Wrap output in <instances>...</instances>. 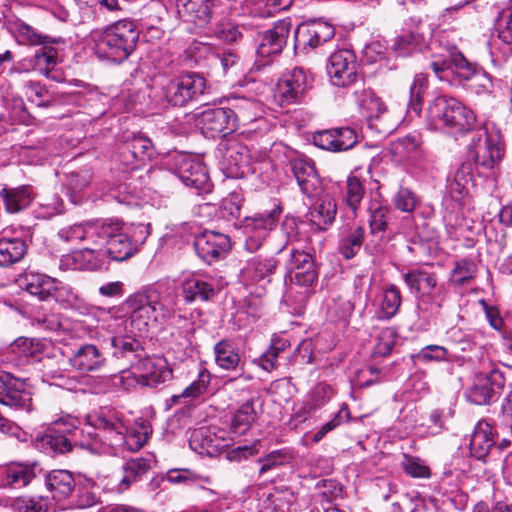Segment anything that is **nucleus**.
Wrapping results in <instances>:
<instances>
[{"instance_id": "473e14b6", "label": "nucleus", "mask_w": 512, "mask_h": 512, "mask_svg": "<svg viewBox=\"0 0 512 512\" xmlns=\"http://www.w3.org/2000/svg\"><path fill=\"white\" fill-rule=\"evenodd\" d=\"M350 135H352L350 128L319 131L313 135V143L324 150L345 151L352 148Z\"/></svg>"}, {"instance_id": "3c124183", "label": "nucleus", "mask_w": 512, "mask_h": 512, "mask_svg": "<svg viewBox=\"0 0 512 512\" xmlns=\"http://www.w3.org/2000/svg\"><path fill=\"white\" fill-rule=\"evenodd\" d=\"M257 413L253 400H247L233 414L231 419V431L237 435L246 433L255 422Z\"/></svg>"}, {"instance_id": "680f3d73", "label": "nucleus", "mask_w": 512, "mask_h": 512, "mask_svg": "<svg viewBox=\"0 0 512 512\" xmlns=\"http://www.w3.org/2000/svg\"><path fill=\"white\" fill-rule=\"evenodd\" d=\"M290 461V455L284 449H278L271 451L264 457L257 459V463L260 464L259 475H263L270 470L276 469L283 466Z\"/></svg>"}, {"instance_id": "ea45409f", "label": "nucleus", "mask_w": 512, "mask_h": 512, "mask_svg": "<svg viewBox=\"0 0 512 512\" xmlns=\"http://www.w3.org/2000/svg\"><path fill=\"white\" fill-rule=\"evenodd\" d=\"M410 292L416 296L430 295L437 286V275L425 269H413L403 275Z\"/></svg>"}, {"instance_id": "412c9836", "label": "nucleus", "mask_w": 512, "mask_h": 512, "mask_svg": "<svg viewBox=\"0 0 512 512\" xmlns=\"http://www.w3.org/2000/svg\"><path fill=\"white\" fill-rule=\"evenodd\" d=\"M176 175L187 187L197 191L207 190L209 176L205 165L190 155L182 154L176 158Z\"/></svg>"}, {"instance_id": "39448f33", "label": "nucleus", "mask_w": 512, "mask_h": 512, "mask_svg": "<svg viewBox=\"0 0 512 512\" xmlns=\"http://www.w3.org/2000/svg\"><path fill=\"white\" fill-rule=\"evenodd\" d=\"M110 219L103 222H87V230L83 237V247L72 252L68 261H72L74 269L97 270L105 263V249L109 233L114 230Z\"/></svg>"}, {"instance_id": "4468645a", "label": "nucleus", "mask_w": 512, "mask_h": 512, "mask_svg": "<svg viewBox=\"0 0 512 512\" xmlns=\"http://www.w3.org/2000/svg\"><path fill=\"white\" fill-rule=\"evenodd\" d=\"M194 249L199 258L211 264L227 255L231 249V241L223 233L204 231L195 237Z\"/></svg>"}, {"instance_id": "f704fd0d", "label": "nucleus", "mask_w": 512, "mask_h": 512, "mask_svg": "<svg viewBox=\"0 0 512 512\" xmlns=\"http://www.w3.org/2000/svg\"><path fill=\"white\" fill-rule=\"evenodd\" d=\"M397 332L394 328H382L375 332V335L367 343L361 344L359 353L372 357L389 355L396 344Z\"/></svg>"}, {"instance_id": "393cba45", "label": "nucleus", "mask_w": 512, "mask_h": 512, "mask_svg": "<svg viewBox=\"0 0 512 512\" xmlns=\"http://www.w3.org/2000/svg\"><path fill=\"white\" fill-rule=\"evenodd\" d=\"M335 34L332 24L323 20H313L300 25L296 31L298 45L309 46L314 49L330 40Z\"/></svg>"}, {"instance_id": "09e8293b", "label": "nucleus", "mask_w": 512, "mask_h": 512, "mask_svg": "<svg viewBox=\"0 0 512 512\" xmlns=\"http://www.w3.org/2000/svg\"><path fill=\"white\" fill-rule=\"evenodd\" d=\"M450 341L456 346V349L462 353L474 352V357L471 355L461 356L462 360L474 363V358L483 355V349L478 346L470 333L464 332L461 329H452L449 332ZM454 357L453 361H457L459 357Z\"/></svg>"}, {"instance_id": "6e6d98bb", "label": "nucleus", "mask_w": 512, "mask_h": 512, "mask_svg": "<svg viewBox=\"0 0 512 512\" xmlns=\"http://www.w3.org/2000/svg\"><path fill=\"white\" fill-rule=\"evenodd\" d=\"M32 56L36 71L44 75H48L58 63L57 49L51 44H42L41 48L36 50Z\"/></svg>"}, {"instance_id": "e433bc0d", "label": "nucleus", "mask_w": 512, "mask_h": 512, "mask_svg": "<svg viewBox=\"0 0 512 512\" xmlns=\"http://www.w3.org/2000/svg\"><path fill=\"white\" fill-rule=\"evenodd\" d=\"M10 30L17 42L23 45H42V44H64L61 37L54 38L38 32L34 27L27 23L17 20L10 24Z\"/></svg>"}, {"instance_id": "423d86ee", "label": "nucleus", "mask_w": 512, "mask_h": 512, "mask_svg": "<svg viewBox=\"0 0 512 512\" xmlns=\"http://www.w3.org/2000/svg\"><path fill=\"white\" fill-rule=\"evenodd\" d=\"M469 155L474 160L480 175L494 174L504 155V148L498 131H489L487 127L478 129L468 146Z\"/></svg>"}, {"instance_id": "79ce46f5", "label": "nucleus", "mask_w": 512, "mask_h": 512, "mask_svg": "<svg viewBox=\"0 0 512 512\" xmlns=\"http://www.w3.org/2000/svg\"><path fill=\"white\" fill-rule=\"evenodd\" d=\"M422 137L419 133H409L392 143L391 152L397 161L410 162L422 148Z\"/></svg>"}, {"instance_id": "58836bf2", "label": "nucleus", "mask_w": 512, "mask_h": 512, "mask_svg": "<svg viewBox=\"0 0 512 512\" xmlns=\"http://www.w3.org/2000/svg\"><path fill=\"white\" fill-rule=\"evenodd\" d=\"M33 188L23 185L14 188L4 187L0 191V197L9 213H18L30 206L34 199Z\"/></svg>"}, {"instance_id": "5701e85b", "label": "nucleus", "mask_w": 512, "mask_h": 512, "mask_svg": "<svg viewBox=\"0 0 512 512\" xmlns=\"http://www.w3.org/2000/svg\"><path fill=\"white\" fill-rule=\"evenodd\" d=\"M181 293L187 303L210 301L217 295L216 281L208 275L189 274L181 282Z\"/></svg>"}, {"instance_id": "6e6552de", "label": "nucleus", "mask_w": 512, "mask_h": 512, "mask_svg": "<svg viewBox=\"0 0 512 512\" xmlns=\"http://www.w3.org/2000/svg\"><path fill=\"white\" fill-rule=\"evenodd\" d=\"M287 269L293 285L289 289L287 301L291 299V294L295 286L304 288L303 291H296L299 294V306H303L309 296V289L318 279V272L315 266L313 256L303 250L292 249L290 259L287 263Z\"/></svg>"}, {"instance_id": "c85d7f7f", "label": "nucleus", "mask_w": 512, "mask_h": 512, "mask_svg": "<svg viewBox=\"0 0 512 512\" xmlns=\"http://www.w3.org/2000/svg\"><path fill=\"white\" fill-rule=\"evenodd\" d=\"M70 366L82 373L100 370L106 363L103 352L93 344L79 346L68 360Z\"/></svg>"}, {"instance_id": "c9c22d12", "label": "nucleus", "mask_w": 512, "mask_h": 512, "mask_svg": "<svg viewBox=\"0 0 512 512\" xmlns=\"http://www.w3.org/2000/svg\"><path fill=\"white\" fill-rule=\"evenodd\" d=\"M20 281L22 287L29 294L38 297L40 300L52 298L53 292L56 291L57 280L42 273L28 271Z\"/></svg>"}, {"instance_id": "b1692460", "label": "nucleus", "mask_w": 512, "mask_h": 512, "mask_svg": "<svg viewBox=\"0 0 512 512\" xmlns=\"http://www.w3.org/2000/svg\"><path fill=\"white\" fill-rule=\"evenodd\" d=\"M291 26L289 19H282L266 30L261 36L257 54L263 58L280 54L287 43Z\"/></svg>"}, {"instance_id": "0e129e2a", "label": "nucleus", "mask_w": 512, "mask_h": 512, "mask_svg": "<svg viewBox=\"0 0 512 512\" xmlns=\"http://www.w3.org/2000/svg\"><path fill=\"white\" fill-rule=\"evenodd\" d=\"M415 360L422 363L431 361L443 362L453 361V355L449 354L448 350L440 345H427L423 347L415 356Z\"/></svg>"}, {"instance_id": "9d476101", "label": "nucleus", "mask_w": 512, "mask_h": 512, "mask_svg": "<svg viewBox=\"0 0 512 512\" xmlns=\"http://www.w3.org/2000/svg\"><path fill=\"white\" fill-rule=\"evenodd\" d=\"M220 165L228 178H243L253 173L252 157L248 147L236 140H228L219 146Z\"/></svg>"}, {"instance_id": "2eb2a0df", "label": "nucleus", "mask_w": 512, "mask_h": 512, "mask_svg": "<svg viewBox=\"0 0 512 512\" xmlns=\"http://www.w3.org/2000/svg\"><path fill=\"white\" fill-rule=\"evenodd\" d=\"M219 0H177L179 16L186 22L205 27L221 9Z\"/></svg>"}, {"instance_id": "37998d69", "label": "nucleus", "mask_w": 512, "mask_h": 512, "mask_svg": "<svg viewBox=\"0 0 512 512\" xmlns=\"http://www.w3.org/2000/svg\"><path fill=\"white\" fill-rule=\"evenodd\" d=\"M336 215V204L330 197L318 200L308 213L309 220L319 230H324L330 225Z\"/></svg>"}, {"instance_id": "7ed1b4c3", "label": "nucleus", "mask_w": 512, "mask_h": 512, "mask_svg": "<svg viewBox=\"0 0 512 512\" xmlns=\"http://www.w3.org/2000/svg\"><path fill=\"white\" fill-rule=\"evenodd\" d=\"M426 126L430 130L447 133H462L474 128V112L453 97L439 96L430 102L426 116Z\"/></svg>"}, {"instance_id": "69168bd1", "label": "nucleus", "mask_w": 512, "mask_h": 512, "mask_svg": "<svg viewBox=\"0 0 512 512\" xmlns=\"http://www.w3.org/2000/svg\"><path fill=\"white\" fill-rule=\"evenodd\" d=\"M24 93L30 102L40 107L49 106L52 101L49 91L39 82H27L24 86Z\"/></svg>"}, {"instance_id": "de8ad7c7", "label": "nucleus", "mask_w": 512, "mask_h": 512, "mask_svg": "<svg viewBox=\"0 0 512 512\" xmlns=\"http://www.w3.org/2000/svg\"><path fill=\"white\" fill-rule=\"evenodd\" d=\"M401 305V293L395 285L383 289L379 296L376 315L379 319L388 320L394 317Z\"/></svg>"}, {"instance_id": "9b49d317", "label": "nucleus", "mask_w": 512, "mask_h": 512, "mask_svg": "<svg viewBox=\"0 0 512 512\" xmlns=\"http://www.w3.org/2000/svg\"><path fill=\"white\" fill-rule=\"evenodd\" d=\"M356 109L358 120L365 122L369 129H374L384 135L393 131L394 125L384 123V118L387 116L386 106L372 90L367 89L357 93Z\"/></svg>"}, {"instance_id": "cd10ccee", "label": "nucleus", "mask_w": 512, "mask_h": 512, "mask_svg": "<svg viewBox=\"0 0 512 512\" xmlns=\"http://www.w3.org/2000/svg\"><path fill=\"white\" fill-rule=\"evenodd\" d=\"M136 369L138 382L148 387H156L172 377V370L162 359H142Z\"/></svg>"}, {"instance_id": "4d7b16f0", "label": "nucleus", "mask_w": 512, "mask_h": 512, "mask_svg": "<svg viewBox=\"0 0 512 512\" xmlns=\"http://www.w3.org/2000/svg\"><path fill=\"white\" fill-rule=\"evenodd\" d=\"M39 440L42 448L50 449L55 453H66L72 448L71 438L64 433L56 432L55 426L49 428Z\"/></svg>"}, {"instance_id": "7c9ffc66", "label": "nucleus", "mask_w": 512, "mask_h": 512, "mask_svg": "<svg viewBox=\"0 0 512 512\" xmlns=\"http://www.w3.org/2000/svg\"><path fill=\"white\" fill-rule=\"evenodd\" d=\"M276 268L277 261L274 257L259 254L247 261L246 266L241 271V275L243 280L250 283L270 282V278L275 273Z\"/></svg>"}, {"instance_id": "4c0bfd02", "label": "nucleus", "mask_w": 512, "mask_h": 512, "mask_svg": "<svg viewBox=\"0 0 512 512\" xmlns=\"http://www.w3.org/2000/svg\"><path fill=\"white\" fill-rule=\"evenodd\" d=\"M45 485L56 501L67 499L75 489V479L67 470H53L46 476Z\"/></svg>"}, {"instance_id": "a18cd8bd", "label": "nucleus", "mask_w": 512, "mask_h": 512, "mask_svg": "<svg viewBox=\"0 0 512 512\" xmlns=\"http://www.w3.org/2000/svg\"><path fill=\"white\" fill-rule=\"evenodd\" d=\"M151 433L152 428L146 421H143L139 426L131 429H129L127 425L126 432L122 439L123 443L116 451H111L110 454H117L120 450H127L131 452L140 450L147 442Z\"/></svg>"}, {"instance_id": "4be33fe9", "label": "nucleus", "mask_w": 512, "mask_h": 512, "mask_svg": "<svg viewBox=\"0 0 512 512\" xmlns=\"http://www.w3.org/2000/svg\"><path fill=\"white\" fill-rule=\"evenodd\" d=\"M309 88V79L303 68L295 67L283 74L277 83V95L281 104L295 103L301 100Z\"/></svg>"}, {"instance_id": "72a5a7b5", "label": "nucleus", "mask_w": 512, "mask_h": 512, "mask_svg": "<svg viewBox=\"0 0 512 512\" xmlns=\"http://www.w3.org/2000/svg\"><path fill=\"white\" fill-rule=\"evenodd\" d=\"M495 445L493 428L486 421H479L470 439V455L477 460H485Z\"/></svg>"}, {"instance_id": "aec40b11", "label": "nucleus", "mask_w": 512, "mask_h": 512, "mask_svg": "<svg viewBox=\"0 0 512 512\" xmlns=\"http://www.w3.org/2000/svg\"><path fill=\"white\" fill-rule=\"evenodd\" d=\"M0 403L15 410L30 411L32 398L24 380L9 374L0 379Z\"/></svg>"}, {"instance_id": "f257e3e1", "label": "nucleus", "mask_w": 512, "mask_h": 512, "mask_svg": "<svg viewBox=\"0 0 512 512\" xmlns=\"http://www.w3.org/2000/svg\"><path fill=\"white\" fill-rule=\"evenodd\" d=\"M129 314L127 322L132 334L142 335L151 325L169 320L175 312L174 298L163 295L158 286L150 285L129 295L121 305Z\"/></svg>"}, {"instance_id": "f8f14e48", "label": "nucleus", "mask_w": 512, "mask_h": 512, "mask_svg": "<svg viewBox=\"0 0 512 512\" xmlns=\"http://www.w3.org/2000/svg\"><path fill=\"white\" fill-rule=\"evenodd\" d=\"M155 154L152 141L143 134H136L121 145L119 159L123 165L134 170L151 161Z\"/></svg>"}, {"instance_id": "f03ea898", "label": "nucleus", "mask_w": 512, "mask_h": 512, "mask_svg": "<svg viewBox=\"0 0 512 512\" xmlns=\"http://www.w3.org/2000/svg\"><path fill=\"white\" fill-rule=\"evenodd\" d=\"M139 35L137 25L132 20L116 21L103 31L91 34L94 52L99 59L121 63L135 50Z\"/></svg>"}, {"instance_id": "0eeeda50", "label": "nucleus", "mask_w": 512, "mask_h": 512, "mask_svg": "<svg viewBox=\"0 0 512 512\" xmlns=\"http://www.w3.org/2000/svg\"><path fill=\"white\" fill-rule=\"evenodd\" d=\"M205 89V78L194 72L166 79L161 84L163 98L168 104L176 107H184L197 101Z\"/></svg>"}, {"instance_id": "864d4df0", "label": "nucleus", "mask_w": 512, "mask_h": 512, "mask_svg": "<svg viewBox=\"0 0 512 512\" xmlns=\"http://www.w3.org/2000/svg\"><path fill=\"white\" fill-rule=\"evenodd\" d=\"M230 110L234 114L235 130L238 127L239 122L248 123L254 121L259 114V104L247 98H239L235 100Z\"/></svg>"}, {"instance_id": "ddd939ff", "label": "nucleus", "mask_w": 512, "mask_h": 512, "mask_svg": "<svg viewBox=\"0 0 512 512\" xmlns=\"http://www.w3.org/2000/svg\"><path fill=\"white\" fill-rule=\"evenodd\" d=\"M197 126L207 138L225 136L235 131L234 114L230 108H209L199 115Z\"/></svg>"}, {"instance_id": "20e7f679", "label": "nucleus", "mask_w": 512, "mask_h": 512, "mask_svg": "<svg viewBox=\"0 0 512 512\" xmlns=\"http://www.w3.org/2000/svg\"><path fill=\"white\" fill-rule=\"evenodd\" d=\"M445 39L446 34L442 33L429 45L433 58L430 66L436 77L441 81H449V77L455 75L460 81L470 80L480 67L469 62L454 45L443 46Z\"/></svg>"}, {"instance_id": "c756f323", "label": "nucleus", "mask_w": 512, "mask_h": 512, "mask_svg": "<svg viewBox=\"0 0 512 512\" xmlns=\"http://www.w3.org/2000/svg\"><path fill=\"white\" fill-rule=\"evenodd\" d=\"M279 214L280 211L274 209L268 214H263L247 220L245 229L250 232L255 231V233L249 235L245 241V247L247 250L253 252L261 246L268 231L272 230L276 226Z\"/></svg>"}, {"instance_id": "49530a36", "label": "nucleus", "mask_w": 512, "mask_h": 512, "mask_svg": "<svg viewBox=\"0 0 512 512\" xmlns=\"http://www.w3.org/2000/svg\"><path fill=\"white\" fill-rule=\"evenodd\" d=\"M27 250L22 238H0V267H9L19 262Z\"/></svg>"}, {"instance_id": "c03bdc74", "label": "nucleus", "mask_w": 512, "mask_h": 512, "mask_svg": "<svg viewBox=\"0 0 512 512\" xmlns=\"http://www.w3.org/2000/svg\"><path fill=\"white\" fill-rule=\"evenodd\" d=\"M473 173L470 163H463L455 171L452 177L447 180V191L451 198L460 201L468 193L469 185L472 182Z\"/></svg>"}, {"instance_id": "774afa93", "label": "nucleus", "mask_w": 512, "mask_h": 512, "mask_svg": "<svg viewBox=\"0 0 512 512\" xmlns=\"http://www.w3.org/2000/svg\"><path fill=\"white\" fill-rule=\"evenodd\" d=\"M15 512H47V502L42 498H16L11 505Z\"/></svg>"}, {"instance_id": "6ab92c4d", "label": "nucleus", "mask_w": 512, "mask_h": 512, "mask_svg": "<svg viewBox=\"0 0 512 512\" xmlns=\"http://www.w3.org/2000/svg\"><path fill=\"white\" fill-rule=\"evenodd\" d=\"M115 229L109 233V238L106 243L105 260L111 258L115 261H124L133 256L138 248L130 237L128 228L124 223L118 219H110V226Z\"/></svg>"}, {"instance_id": "f3484780", "label": "nucleus", "mask_w": 512, "mask_h": 512, "mask_svg": "<svg viewBox=\"0 0 512 512\" xmlns=\"http://www.w3.org/2000/svg\"><path fill=\"white\" fill-rule=\"evenodd\" d=\"M291 171L301 192L308 198H318L324 191L323 182L316 171L314 162L307 158L290 161Z\"/></svg>"}, {"instance_id": "2f4dec72", "label": "nucleus", "mask_w": 512, "mask_h": 512, "mask_svg": "<svg viewBox=\"0 0 512 512\" xmlns=\"http://www.w3.org/2000/svg\"><path fill=\"white\" fill-rule=\"evenodd\" d=\"M95 430H97L96 427L89 422L80 426L72 434V446H77L92 454H110L107 442Z\"/></svg>"}, {"instance_id": "603ef678", "label": "nucleus", "mask_w": 512, "mask_h": 512, "mask_svg": "<svg viewBox=\"0 0 512 512\" xmlns=\"http://www.w3.org/2000/svg\"><path fill=\"white\" fill-rule=\"evenodd\" d=\"M214 354L216 364L225 370L236 369L241 361L238 349L227 340H222L215 344Z\"/></svg>"}, {"instance_id": "13d9d810", "label": "nucleus", "mask_w": 512, "mask_h": 512, "mask_svg": "<svg viewBox=\"0 0 512 512\" xmlns=\"http://www.w3.org/2000/svg\"><path fill=\"white\" fill-rule=\"evenodd\" d=\"M436 159L430 152L421 149L414 158L407 163L412 173L418 177L431 176L437 169Z\"/></svg>"}, {"instance_id": "5fc2aeb1", "label": "nucleus", "mask_w": 512, "mask_h": 512, "mask_svg": "<svg viewBox=\"0 0 512 512\" xmlns=\"http://www.w3.org/2000/svg\"><path fill=\"white\" fill-rule=\"evenodd\" d=\"M428 88V77L424 73H418L414 76L413 82L409 88L408 110L420 115L423 105L424 94Z\"/></svg>"}, {"instance_id": "338daca9", "label": "nucleus", "mask_w": 512, "mask_h": 512, "mask_svg": "<svg viewBox=\"0 0 512 512\" xmlns=\"http://www.w3.org/2000/svg\"><path fill=\"white\" fill-rule=\"evenodd\" d=\"M394 206L404 213H411L418 204V198L409 188L401 187L393 196Z\"/></svg>"}, {"instance_id": "e2e57ef3", "label": "nucleus", "mask_w": 512, "mask_h": 512, "mask_svg": "<svg viewBox=\"0 0 512 512\" xmlns=\"http://www.w3.org/2000/svg\"><path fill=\"white\" fill-rule=\"evenodd\" d=\"M477 271L476 264L468 259H460L451 271L450 280L453 284L463 285L474 278Z\"/></svg>"}, {"instance_id": "a878e982", "label": "nucleus", "mask_w": 512, "mask_h": 512, "mask_svg": "<svg viewBox=\"0 0 512 512\" xmlns=\"http://www.w3.org/2000/svg\"><path fill=\"white\" fill-rule=\"evenodd\" d=\"M352 50L340 49L329 58L327 72L332 85L347 88L352 84Z\"/></svg>"}, {"instance_id": "bf43d9fd", "label": "nucleus", "mask_w": 512, "mask_h": 512, "mask_svg": "<svg viewBox=\"0 0 512 512\" xmlns=\"http://www.w3.org/2000/svg\"><path fill=\"white\" fill-rule=\"evenodd\" d=\"M133 335H117L110 338V345L113 348L115 357H126L129 354H136L141 350L140 342Z\"/></svg>"}, {"instance_id": "052dcab7", "label": "nucleus", "mask_w": 512, "mask_h": 512, "mask_svg": "<svg viewBox=\"0 0 512 512\" xmlns=\"http://www.w3.org/2000/svg\"><path fill=\"white\" fill-rule=\"evenodd\" d=\"M493 395L492 383L487 376H480L468 393V399L477 405L488 404Z\"/></svg>"}, {"instance_id": "a19ab883", "label": "nucleus", "mask_w": 512, "mask_h": 512, "mask_svg": "<svg viewBox=\"0 0 512 512\" xmlns=\"http://www.w3.org/2000/svg\"><path fill=\"white\" fill-rule=\"evenodd\" d=\"M189 446L200 455L213 457L223 447L215 433L208 427H201L193 431Z\"/></svg>"}, {"instance_id": "8fccbe9b", "label": "nucleus", "mask_w": 512, "mask_h": 512, "mask_svg": "<svg viewBox=\"0 0 512 512\" xmlns=\"http://www.w3.org/2000/svg\"><path fill=\"white\" fill-rule=\"evenodd\" d=\"M211 374L206 368H201L197 379L187 386L181 394L173 395L170 398L172 404H180L182 400H193L203 395L210 384Z\"/></svg>"}, {"instance_id": "bb28decb", "label": "nucleus", "mask_w": 512, "mask_h": 512, "mask_svg": "<svg viewBox=\"0 0 512 512\" xmlns=\"http://www.w3.org/2000/svg\"><path fill=\"white\" fill-rule=\"evenodd\" d=\"M156 463L153 453H146L141 457H135L127 460L123 465V475L118 479L115 487L116 491L122 493L130 486L139 481Z\"/></svg>"}, {"instance_id": "a211bd4d", "label": "nucleus", "mask_w": 512, "mask_h": 512, "mask_svg": "<svg viewBox=\"0 0 512 512\" xmlns=\"http://www.w3.org/2000/svg\"><path fill=\"white\" fill-rule=\"evenodd\" d=\"M423 24L420 18L411 17L405 22L401 33L396 37L392 49L398 56H409L426 47Z\"/></svg>"}, {"instance_id": "1a4fd4ad", "label": "nucleus", "mask_w": 512, "mask_h": 512, "mask_svg": "<svg viewBox=\"0 0 512 512\" xmlns=\"http://www.w3.org/2000/svg\"><path fill=\"white\" fill-rule=\"evenodd\" d=\"M87 421L102 432L101 437L107 442L110 452L116 451L121 446L128 423L122 411L113 407H101L88 414Z\"/></svg>"}, {"instance_id": "dca6fc26", "label": "nucleus", "mask_w": 512, "mask_h": 512, "mask_svg": "<svg viewBox=\"0 0 512 512\" xmlns=\"http://www.w3.org/2000/svg\"><path fill=\"white\" fill-rule=\"evenodd\" d=\"M36 461H11L0 466V488L21 489L37 476Z\"/></svg>"}]
</instances>
